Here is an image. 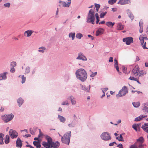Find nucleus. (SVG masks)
I'll use <instances>...</instances> for the list:
<instances>
[{
    "label": "nucleus",
    "instance_id": "f257e3e1",
    "mask_svg": "<svg viewBox=\"0 0 148 148\" xmlns=\"http://www.w3.org/2000/svg\"><path fill=\"white\" fill-rule=\"evenodd\" d=\"M75 75L77 78L82 82L85 81L87 77L86 71L83 69H79L77 70Z\"/></svg>",
    "mask_w": 148,
    "mask_h": 148
},
{
    "label": "nucleus",
    "instance_id": "f03ea898",
    "mask_svg": "<svg viewBox=\"0 0 148 148\" xmlns=\"http://www.w3.org/2000/svg\"><path fill=\"white\" fill-rule=\"evenodd\" d=\"M94 10L95 8L92 9L90 10L87 19V23H91L93 24H94V21L95 20Z\"/></svg>",
    "mask_w": 148,
    "mask_h": 148
},
{
    "label": "nucleus",
    "instance_id": "7ed1b4c3",
    "mask_svg": "<svg viewBox=\"0 0 148 148\" xmlns=\"http://www.w3.org/2000/svg\"><path fill=\"white\" fill-rule=\"evenodd\" d=\"M71 135V131L68 132L64 134L63 136L60 135V136L62 137L61 140L62 142L64 143L69 145L70 141V138Z\"/></svg>",
    "mask_w": 148,
    "mask_h": 148
},
{
    "label": "nucleus",
    "instance_id": "20e7f679",
    "mask_svg": "<svg viewBox=\"0 0 148 148\" xmlns=\"http://www.w3.org/2000/svg\"><path fill=\"white\" fill-rule=\"evenodd\" d=\"M139 39L140 41L141 45L142 46L143 48L144 49H148L146 47V41L148 40L146 36L143 34L140 35L139 37Z\"/></svg>",
    "mask_w": 148,
    "mask_h": 148
},
{
    "label": "nucleus",
    "instance_id": "39448f33",
    "mask_svg": "<svg viewBox=\"0 0 148 148\" xmlns=\"http://www.w3.org/2000/svg\"><path fill=\"white\" fill-rule=\"evenodd\" d=\"M46 139L47 141V142L43 141L42 142V145L46 148H49L52 147V139L51 138L48 136H46Z\"/></svg>",
    "mask_w": 148,
    "mask_h": 148
},
{
    "label": "nucleus",
    "instance_id": "423d86ee",
    "mask_svg": "<svg viewBox=\"0 0 148 148\" xmlns=\"http://www.w3.org/2000/svg\"><path fill=\"white\" fill-rule=\"evenodd\" d=\"M100 137L102 139L104 140H109L111 138L109 133L106 132H104L102 133Z\"/></svg>",
    "mask_w": 148,
    "mask_h": 148
},
{
    "label": "nucleus",
    "instance_id": "0eeeda50",
    "mask_svg": "<svg viewBox=\"0 0 148 148\" xmlns=\"http://www.w3.org/2000/svg\"><path fill=\"white\" fill-rule=\"evenodd\" d=\"M128 92L127 87L124 86L122 88V89L120 90L119 94L116 95V97H121L124 96Z\"/></svg>",
    "mask_w": 148,
    "mask_h": 148
},
{
    "label": "nucleus",
    "instance_id": "6e6552de",
    "mask_svg": "<svg viewBox=\"0 0 148 148\" xmlns=\"http://www.w3.org/2000/svg\"><path fill=\"white\" fill-rule=\"evenodd\" d=\"M14 117V115L11 114L10 115H4L2 116V120L5 122L7 123L12 120Z\"/></svg>",
    "mask_w": 148,
    "mask_h": 148
},
{
    "label": "nucleus",
    "instance_id": "1a4fd4ad",
    "mask_svg": "<svg viewBox=\"0 0 148 148\" xmlns=\"http://www.w3.org/2000/svg\"><path fill=\"white\" fill-rule=\"evenodd\" d=\"M9 134L12 138H16L18 136V133L16 131L12 129L10 130Z\"/></svg>",
    "mask_w": 148,
    "mask_h": 148
},
{
    "label": "nucleus",
    "instance_id": "9d476101",
    "mask_svg": "<svg viewBox=\"0 0 148 148\" xmlns=\"http://www.w3.org/2000/svg\"><path fill=\"white\" fill-rule=\"evenodd\" d=\"M123 41L125 42L127 45H129L133 42V38L131 37H129L123 38Z\"/></svg>",
    "mask_w": 148,
    "mask_h": 148
},
{
    "label": "nucleus",
    "instance_id": "9b49d317",
    "mask_svg": "<svg viewBox=\"0 0 148 148\" xmlns=\"http://www.w3.org/2000/svg\"><path fill=\"white\" fill-rule=\"evenodd\" d=\"M132 73L135 76H137L139 73V67L138 65H136L132 71Z\"/></svg>",
    "mask_w": 148,
    "mask_h": 148
},
{
    "label": "nucleus",
    "instance_id": "f8f14e48",
    "mask_svg": "<svg viewBox=\"0 0 148 148\" xmlns=\"http://www.w3.org/2000/svg\"><path fill=\"white\" fill-rule=\"evenodd\" d=\"M142 110L145 113H148V102L142 104Z\"/></svg>",
    "mask_w": 148,
    "mask_h": 148
},
{
    "label": "nucleus",
    "instance_id": "ddd939ff",
    "mask_svg": "<svg viewBox=\"0 0 148 148\" xmlns=\"http://www.w3.org/2000/svg\"><path fill=\"white\" fill-rule=\"evenodd\" d=\"M71 0H68V2L66 3L65 2H63L61 1H59L60 3H62L63 7H69L71 3Z\"/></svg>",
    "mask_w": 148,
    "mask_h": 148
},
{
    "label": "nucleus",
    "instance_id": "4468645a",
    "mask_svg": "<svg viewBox=\"0 0 148 148\" xmlns=\"http://www.w3.org/2000/svg\"><path fill=\"white\" fill-rule=\"evenodd\" d=\"M8 73L5 72L0 74V81L6 79H7L6 75Z\"/></svg>",
    "mask_w": 148,
    "mask_h": 148
},
{
    "label": "nucleus",
    "instance_id": "2eb2a0df",
    "mask_svg": "<svg viewBox=\"0 0 148 148\" xmlns=\"http://www.w3.org/2000/svg\"><path fill=\"white\" fill-rule=\"evenodd\" d=\"M16 146L18 147L21 148L22 145V143L21 140L18 138L16 142Z\"/></svg>",
    "mask_w": 148,
    "mask_h": 148
},
{
    "label": "nucleus",
    "instance_id": "dca6fc26",
    "mask_svg": "<svg viewBox=\"0 0 148 148\" xmlns=\"http://www.w3.org/2000/svg\"><path fill=\"white\" fill-rule=\"evenodd\" d=\"M130 2V0H119L118 3L123 5L129 3Z\"/></svg>",
    "mask_w": 148,
    "mask_h": 148
},
{
    "label": "nucleus",
    "instance_id": "f3484780",
    "mask_svg": "<svg viewBox=\"0 0 148 148\" xmlns=\"http://www.w3.org/2000/svg\"><path fill=\"white\" fill-rule=\"evenodd\" d=\"M114 67L116 69L117 71V72L119 73V74H121V73L119 72V68L118 65V62L117 60L116 59L114 60Z\"/></svg>",
    "mask_w": 148,
    "mask_h": 148
},
{
    "label": "nucleus",
    "instance_id": "a211bd4d",
    "mask_svg": "<svg viewBox=\"0 0 148 148\" xmlns=\"http://www.w3.org/2000/svg\"><path fill=\"white\" fill-rule=\"evenodd\" d=\"M79 55L77 58V59L82 60L84 61H86L87 60L86 58L84 56L82 55L81 53H79Z\"/></svg>",
    "mask_w": 148,
    "mask_h": 148
},
{
    "label": "nucleus",
    "instance_id": "6ab92c4d",
    "mask_svg": "<svg viewBox=\"0 0 148 148\" xmlns=\"http://www.w3.org/2000/svg\"><path fill=\"white\" fill-rule=\"evenodd\" d=\"M104 31V30L103 28H100L96 32V35L97 36L100 34H103Z\"/></svg>",
    "mask_w": 148,
    "mask_h": 148
},
{
    "label": "nucleus",
    "instance_id": "aec40b11",
    "mask_svg": "<svg viewBox=\"0 0 148 148\" xmlns=\"http://www.w3.org/2000/svg\"><path fill=\"white\" fill-rule=\"evenodd\" d=\"M52 147L53 148H58L60 145L58 141H56V143L52 142L51 143Z\"/></svg>",
    "mask_w": 148,
    "mask_h": 148
},
{
    "label": "nucleus",
    "instance_id": "412c9836",
    "mask_svg": "<svg viewBox=\"0 0 148 148\" xmlns=\"http://www.w3.org/2000/svg\"><path fill=\"white\" fill-rule=\"evenodd\" d=\"M32 33L33 32L32 31L28 30L25 32L24 35L27 37H29L31 36Z\"/></svg>",
    "mask_w": 148,
    "mask_h": 148
},
{
    "label": "nucleus",
    "instance_id": "4be33fe9",
    "mask_svg": "<svg viewBox=\"0 0 148 148\" xmlns=\"http://www.w3.org/2000/svg\"><path fill=\"white\" fill-rule=\"evenodd\" d=\"M34 145L36 146V148H40L41 147L40 142L39 141H34L33 142Z\"/></svg>",
    "mask_w": 148,
    "mask_h": 148
},
{
    "label": "nucleus",
    "instance_id": "5701e85b",
    "mask_svg": "<svg viewBox=\"0 0 148 148\" xmlns=\"http://www.w3.org/2000/svg\"><path fill=\"white\" fill-rule=\"evenodd\" d=\"M124 28L123 26L121 23H119L117 24L116 29L117 30H120L123 29Z\"/></svg>",
    "mask_w": 148,
    "mask_h": 148
},
{
    "label": "nucleus",
    "instance_id": "b1692460",
    "mask_svg": "<svg viewBox=\"0 0 148 148\" xmlns=\"http://www.w3.org/2000/svg\"><path fill=\"white\" fill-rule=\"evenodd\" d=\"M58 118L59 119L60 121L62 123H64L66 121L65 118L60 115H58Z\"/></svg>",
    "mask_w": 148,
    "mask_h": 148
},
{
    "label": "nucleus",
    "instance_id": "393cba45",
    "mask_svg": "<svg viewBox=\"0 0 148 148\" xmlns=\"http://www.w3.org/2000/svg\"><path fill=\"white\" fill-rule=\"evenodd\" d=\"M23 100L21 98H20L18 99L17 102L18 103V105L19 107H20L22 105L23 103Z\"/></svg>",
    "mask_w": 148,
    "mask_h": 148
},
{
    "label": "nucleus",
    "instance_id": "a878e982",
    "mask_svg": "<svg viewBox=\"0 0 148 148\" xmlns=\"http://www.w3.org/2000/svg\"><path fill=\"white\" fill-rule=\"evenodd\" d=\"M4 137V134L2 133H0V144L3 145V138Z\"/></svg>",
    "mask_w": 148,
    "mask_h": 148
},
{
    "label": "nucleus",
    "instance_id": "bb28decb",
    "mask_svg": "<svg viewBox=\"0 0 148 148\" xmlns=\"http://www.w3.org/2000/svg\"><path fill=\"white\" fill-rule=\"evenodd\" d=\"M127 13L128 14L129 17L132 19V21L133 19H134V16L130 12V10H127Z\"/></svg>",
    "mask_w": 148,
    "mask_h": 148
},
{
    "label": "nucleus",
    "instance_id": "cd10ccee",
    "mask_svg": "<svg viewBox=\"0 0 148 148\" xmlns=\"http://www.w3.org/2000/svg\"><path fill=\"white\" fill-rule=\"evenodd\" d=\"M70 99L72 105H75L76 103L75 99L73 96H71L69 97Z\"/></svg>",
    "mask_w": 148,
    "mask_h": 148
},
{
    "label": "nucleus",
    "instance_id": "c85d7f7f",
    "mask_svg": "<svg viewBox=\"0 0 148 148\" xmlns=\"http://www.w3.org/2000/svg\"><path fill=\"white\" fill-rule=\"evenodd\" d=\"M114 23H112V22L108 21L106 23V25L108 27H112L114 24Z\"/></svg>",
    "mask_w": 148,
    "mask_h": 148
},
{
    "label": "nucleus",
    "instance_id": "c756f323",
    "mask_svg": "<svg viewBox=\"0 0 148 148\" xmlns=\"http://www.w3.org/2000/svg\"><path fill=\"white\" fill-rule=\"evenodd\" d=\"M38 51L40 52L43 53L45 50H46L45 48L42 47L39 48Z\"/></svg>",
    "mask_w": 148,
    "mask_h": 148
},
{
    "label": "nucleus",
    "instance_id": "7c9ffc66",
    "mask_svg": "<svg viewBox=\"0 0 148 148\" xmlns=\"http://www.w3.org/2000/svg\"><path fill=\"white\" fill-rule=\"evenodd\" d=\"M116 139H118L119 141H124L121 134H120L119 136L116 137Z\"/></svg>",
    "mask_w": 148,
    "mask_h": 148
},
{
    "label": "nucleus",
    "instance_id": "2f4dec72",
    "mask_svg": "<svg viewBox=\"0 0 148 148\" xmlns=\"http://www.w3.org/2000/svg\"><path fill=\"white\" fill-rule=\"evenodd\" d=\"M75 36V33H70L69 34V37L70 38H72V39L73 40L74 39Z\"/></svg>",
    "mask_w": 148,
    "mask_h": 148
},
{
    "label": "nucleus",
    "instance_id": "473e14b6",
    "mask_svg": "<svg viewBox=\"0 0 148 148\" xmlns=\"http://www.w3.org/2000/svg\"><path fill=\"white\" fill-rule=\"evenodd\" d=\"M9 136L8 135H6L5 136V139L4 141L5 143V144H8L9 142Z\"/></svg>",
    "mask_w": 148,
    "mask_h": 148
},
{
    "label": "nucleus",
    "instance_id": "72a5a7b5",
    "mask_svg": "<svg viewBox=\"0 0 148 148\" xmlns=\"http://www.w3.org/2000/svg\"><path fill=\"white\" fill-rule=\"evenodd\" d=\"M139 124H133L132 125V127L134 128V129L136 131H137L138 130L137 129L139 128Z\"/></svg>",
    "mask_w": 148,
    "mask_h": 148
},
{
    "label": "nucleus",
    "instance_id": "f704fd0d",
    "mask_svg": "<svg viewBox=\"0 0 148 148\" xmlns=\"http://www.w3.org/2000/svg\"><path fill=\"white\" fill-rule=\"evenodd\" d=\"M139 25L140 27L139 30V32L140 33H142L143 32V23H140V21L139 23Z\"/></svg>",
    "mask_w": 148,
    "mask_h": 148
},
{
    "label": "nucleus",
    "instance_id": "c9c22d12",
    "mask_svg": "<svg viewBox=\"0 0 148 148\" xmlns=\"http://www.w3.org/2000/svg\"><path fill=\"white\" fill-rule=\"evenodd\" d=\"M132 104L136 108L138 107L140 105V103L139 102H133Z\"/></svg>",
    "mask_w": 148,
    "mask_h": 148
},
{
    "label": "nucleus",
    "instance_id": "e433bc0d",
    "mask_svg": "<svg viewBox=\"0 0 148 148\" xmlns=\"http://www.w3.org/2000/svg\"><path fill=\"white\" fill-rule=\"evenodd\" d=\"M83 36V35L81 33H79L76 34V37L79 39H80Z\"/></svg>",
    "mask_w": 148,
    "mask_h": 148
},
{
    "label": "nucleus",
    "instance_id": "4c0bfd02",
    "mask_svg": "<svg viewBox=\"0 0 148 148\" xmlns=\"http://www.w3.org/2000/svg\"><path fill=\"white\" fill-rule=\"evenodd\" d=\"M116 1L117 0H109L108 1V3L110 5H112L115 3Z\"/></svg>",
    "mask_w": 148,
    "mask_h": 148
},
{
    "label": "nucleus",
    "instance_id": "58836bf2",
    "mask_svg": "<svg viewBox=\"0 0 148 148\" xmlns=\"http://www.w3.org/2000/svg\"><path fill=\"white\" fill-rule=\"evenodd\" d=\"M137 141L140 142V143H143L144 140L143 138L142 137H140L137 140Z\"/></svg>",
    "mask_w": 148,
    "mask_h": 148
},
{
    "label": "nucleus",
    "instance_id": "ea45409f",
    "mask_svg": "<svg viewBox=\"0 0 148 148\" xmlns=\"http://www.w3.org/2000/svg\"><path fill=\"white\" fill-rule=\"evenodd\" d=\"M95 7L96 8V10L97 12H98L99 10V9L100 8V6L99 4H97L96 3L95 4Z\"/></svg>",
    "mask_w": 148,
    "mask_h": 148
},
{
    "label": "nucleus",
    "instance_id": "a19ab883",
    "mask_svg": "<svg viewBox=\"0 0 148 148\" xmlns=\"http://www.w3.org/2000/svg\"><path fill=\"white\" fill-rule=\"evenodd\" d=\"M16 62H11L10 65L11 67H14L16 66Z\"/></svg>",
    "mask_w": 148,
    "mask_h": 148
},
{
    "label": "nucleus",
    "instance_id": "79ce46f5",
    "mask_svg": "<svg viewBox=\"0 0 148 148\" xmlns=\"http://www.w3.org/2000/svg\"><path fill=\"white\" fill-rule=\"evenodd\" d=\"M107 13V12H103L100 14V16L101 18H103L104 16L106 15Z\"/></svg>",
    "mask_w": 148,
    "mask_h": 148
},
{
    "label": "nucleus",
    "instance_id": "37998d69",
    "mask_svg": "<svg viewBox=\"0 0 148 148\" xmlns=\"http://www.w3.org/2000/svg\"><path fill=\"white\" fill-rule=\"evenodd\" d=\"M22 79V83L23 84L24 83L25 81L26 77H25L24 75H23Z\"/></svg>",
    "mask_w": 148,
    "mask_h": 148
},
{
    "label": "nucleus",
    "instance_id": "c03bdc74",
    "mask_svg": "<svg viewBox=\"0 0 148 148\" xmlns=\"http://www.w3.org/2000/svg\"><path fill=\"white\" fill-rule=\"evenodd\" d=\"M97 74V72H95L94 73L92 72V74L90 75L91 77H94Z\"/></svg>",
    "mask_w": 148,
    "mask_h": 148
},
{
    "label": "nucleus",
    "instance_id": "a18cd8bd",
    "mask_svg": "<svg viewBox=\"0 0 148 148\" xmlns=\"http://www.w3.org/2000/svg\"><path fill=\"white\" fill-rule=\"evenodd\" d=\"M129 79L132 80L137 81V78H134L133 77H130Z\"/></svg>",
    "mask_w": 148,
    "mask_h": 148
},
{
    "label": "nucleus",
    "instance_id": "49530a36",
    "mask_svg": "<svg viewBox=\"0 0 148 148\" xmlns=\"http://www.w3.org/2000/svg\"><path fill=\"white\" fill-rule=\"evenodd\" d=\"M4 6L6 7L9 8L10 6V3H8L4 4Z\"/></svg>",
    "mask_w": 148,
    "mask_h": 148
},
{
    "label": "nucleus",
    "instance_id": "de8ad7c7",
    "mask_svg": "<svg viewBox=\"0 0 148 148\" xmlns=\"http://www.w3.org/2000/svg\"><path fill=\"white\" fill-rule=\"evenodd\" d=\"M30 68L29 67H27L25 69V73H28L29 72Z\"/></svg>",
    "mask_w": 148,
    "mask_h": 148
},
{
    "label": "nucleus",
    "instance_id": "09e8293b",
    "mask_svg": "<svg viewBox=\"0 0 148 148\" xmlns=\"http://www.w3.org/2000/svg\"><path fill=\"white\" fill-rule=\"evenodd\" d=\"M10 72L12 73H14L15 71V69L14 68V67H11V69L10 70Z\"/></svg>",
    "mask_w": 148,
    "mask_h": 148
},
{
    "label": "nucleus",
    "instance_id": "8fccbe9b",
    "mask_svg": "<svg viewBox=\"0 0 148 148\" xmlns=\"http://www.w3.org/2000/svg\"><path fill=\"white\" fill-rule=\"evenodd\" d=\"M141 117L139 116L138 117L136 118L135 119V121H140L141 120V118H140Z\"/></svg>",
    "mask_w": 148,
    "mask_h": 148
},
{
    "label": "nucleus",
    "instance_id": "3c124183",
    "mask_svg": "<svg viewBox=\"0 0 148 148\" xmlns=\"http://www.w3.org/2000/svg\"><path fill=\"white\" fill-rule=\"evenodd\" d=\"M62 105H69V103L67 101H63L62 103Z\"/></svg>",
    "mask_w": 148,
    "mask_h": 148
},
{
    "label": "nucleus",
    "instance_id": "603ef678",
    "mask_svg": "<svg viewBox=\"0 0 148 148\" xmlns=\"http://www.w3.org/2000/svg\"><path fill=\"white\" fill-rule=\"evenodd\" d=\"M130 148H138V147L135 144H134L131 145Z\"/></svg>",
    "mask_w": 148,
    "mask_h": 148
},
{
    "label": "nucleus",
    "instance_id": "864d4df0",
    "mask_svg": "<svg viewBox=\"0 0 148 148\" xmlns=\"http://www.w3.org/2000/svg\"><path fill=\"white\" fill-rule=\"evenodd\" d=\"M108 88H102V90L103 92H105L108 90Z\"/></svg>",
    "mask_w": 148,
    "mask_h": 148
},
{
    "label": "nucleus",
    "instance_id": "5fc2aeb1",
    "mask_svg": "<svg viewBox=\"0 0 148 148\" xmlns=\"http://www.w3.org/2000/svg\"><path fill=\"white\" fill-rule=\"evenodd\" d=\"M143 143H140L138 145V147L139 148H142L143 147V145H142Z\"/></svg>",
    "mask_w": 148,
    "mask_h": 148
},
{
    "label": "nucleus",
    "instance_id": "6e6d98bb",
    "mask_svg": "<svg viewBox=\"0 0 148 148\" xmlns=\"http://www.w3.org/2000/svg\"><path fill=\"white\" fill-rule=\"evenodd\" d=\"M122 70L123 72L124 73H126V68L125 67H122Z\"/></svg>",
    "mask_w": 148,
    "mask_h": 148
},
{
    "label": "nucleus",
    "instance_id": "4d7b16f0",
    "mask_svg": "<svg viewBox=\"0 0 148 148\" xmlns=\"http://www.w3.org/2000/svg\"><path fill=\"white\" fill-rule=\"evenodd\" d=\"M109 62H113V58L112 57H110L109 58Z\"/></svg>",
    "mask_w": 148,
    "mask_h": 148
},
{
    "label": "nucleus",
    "instance_id": "13d9d810",
    "mask_svg": "<svg viewBox=\"0 0 148 148\" xmlns=\"http://www.w3.org/2000/svg\"><path fill=\"white\" fill-rule=\"evenodd\" d=\"M117 10V9L116 8H112V10L113 12L116 11Z\"/></svg>",
    "mask_w": 148,
    "mask_h": 148
},
{
    "label": "nucleus",
    "instance_id": "bf43d9fd",
    "mask_svg": "<svg viewBox=\"0 0 148 148\" xmlns=\"http://www.w3.org/2000/svg\"><path fill=\"white\" fill-rule=\"evenodd\" d=\"M31 136V135L29 134H25L24 135V137H30Z\"/></svg>",
    "mask_w": 148,
    "mask_h": 148
},
{
    "label": "nucleus",
    "instance_id": "052dcab7",
    "mask_svg": "<svg viewBox=\"0 0 148 148\" xmlns=\"http://www.w3.org/2000/svg\"><path fill=\"white\" fill-rule=\"evenodd\" d=\"M146 116L145 115H140V116L141 117H140V118H141V119L145 117V116Z\"/></svg>",
    "mask_w": 148,
    "mask_h": 148
},
{
    "label": "nucleus",
    "instance_id": "680f3d73",
    "mask_svg": "<svg viewBox=\"0 0 148 148\" xmlns=\"http://www.w3.org/2000/svg\"><path fill=\"white\" fill-rule=\"evenodd\" d=\"M105 23V21H102L101 22H100L99 23V24H104Z\"/></svg>",
    "mask_w": 148,
    "mask_h": 148
},
{
    "label": "nucleus",
    "instance_id": "e2e57ef3",
    "mask_svg": "<svg viewBox=\"0 0 148 148\" xmlns=\"http://www.w3.org/2000/svg\"><path fill=\"white\" fill-rule=\"evenodd\" d=\"M26 147H30V148H34L32 146H31V145H26Z\"/></svg>",
    "mask_w": 148,
    "mask_h": 148
},
{
    "label": "nucleus",
    "instance_id": "0e129e2a",
    "mask_svg": "<svg viewBox=\"0 0 148 148\" xmlns=\"http://www.w3.org/2000/svg\"><path fill=\"white\" fill-rule=\"evenodd\" d=\"M43 134L42 133H39V134L38 137L39 138L41 136H43Z\"/></svg>",
    "mask_w": 148,
    "mask_h": 148
},
{
    "label": "nucleus",
    "instance_id": "69168bd1",
    "mask_svg": "<svg viewBox=\"0 0 148 148\" xmlns=\"http://www.w3.org/2000/svg\"><path fill=\"white\" fill-rule=\"evenodd\" d=\"M4 110V108L1 107L0 108V112H3Z\"/></svg>",
    "mask_w": 148,
    "mask_h": 148
},
{
    "label": "nucleus",
    "instance_id": "338daca9",
    "mask_svg": "<svg viewBox=\"0 0 148 148\" xmlns=\"http://www.w3.org/2000/svg\"><path fill=\"white\" fill-rule=\"evenodd\" d=\"M95 16L96 18H99V15L97 13H96L95 14Z\"/></svg>",
    "mask_w": 148,
    "mask_h": 148
},
{
    "label": "nucleus",
    "instance_id": "774afa93",
    "mask_svg": "<svg viewBox=\"0 0 148 148\" xmlns=\"http://www.w3.org/2000/svg\"><path fill=\"white\" fill-rule=\"evenodd\" d=\"M145 66L146 67H148V63L145 62Z\"/></svg>",
    "mask_w": 148,
    "mask_h": 148
}]
</instances>
